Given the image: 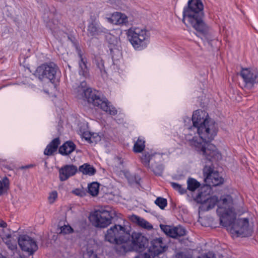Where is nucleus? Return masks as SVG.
Segmentation results:
<instances>
[{
    "label": "nucleus",
    "instance_id": "obj_39",
    "mask_svg": "<svg viewBox=\"0 0 258 258\" xmlns=\"http://www.w3.org/2000/svg\"><path fill=\"white\" fill-rule=\"evenodd\" d=\"M86 191L83 189L76 188L73 191V192L77 196L83 197L86 196Z\"/></svg>",
    "mask_w": 258,
    "mask_h": 258
},
{
    "label": "nucleus",
    "instance_id": "obj_33",
    "mask_svg": "<svg viewBox=\"0 0 258 258\" xmlns=\"http://www.w3.org/2000/svg\"><path fill=\"white\" fill-rule=\"evenodd\" d=\"M155 203L162 210L164 209L167 205V200L161 197L157 198L155 201Z\"/></svg>",
    "mask_w": 258,
    "mask_h": 258
},
{
    "label": "nucleus",
    "instance_id": "obj_10",
    "mask_svg": "<svg viewBox=\"0 0 258 258\" xmlns=\"http://www.w3.org/2000/svg\"><path fill=\"white\" fill-rule=\"evenodd\" d=\"M18 243L21 250L29 255H33L38 248L36 241L27 235H21L18 239Z\"/></svg>",
    "mask_w": 258,
    "mask_h": 258
},
{
    "label": "nucleus",
    "instance_id": "obj_51",
    "mask_svg": "<svg viewBox=\"0 0 258 258\" xmlns=\"http://www.w3.org/2000/svg\"><path fill=\"white\" fill-rule=\"evenodd\" d=\"M0 258H7V257L3 255L1 253H0Z\"/></svg>",
    "mask_w": 258,
    "mask_h": 258
},
{
    "label": "nucleus",
    "instance_id": "obj_9",
    "mask_svg": "<svg viewBox=\"0 0 258 258\" xmlns=\"http://www.w3.org/2000/svg\"><path fill=\"white\" fill-rule=\"evenodd\" d=\"M242 79V87L251 89L258 84V71L253 68H242L239 73Z\"/></svg>",
    "mask_w": 258,
    "mask_h": 258
},
{
    "label": "nucleus",
    "instance_id": "obj_1",
    "mask_svg": "<svg viewBox=\"0 0 258 258\" xmlns=\"http://www.w3.org/2000/svg\"><path fill=\"white\" fill-rule=\"evenodd\" d=\"M205 111L197 110L192 117V126L185 131L187 143L209 160H219L221 155L216 147L210 143L216 136L218 127L215 122L207 117Z\"/></svg>",
    "mask_w": 258,
    "mask_h": 258
},
{
    "label": "nucleus",
    "instance_id": "obj_20",
    "mask_svg": "<svg viewBox=\"0 0 258 258\" xmlns=\"http://www.w3.org/2000/svg\"><path fill=\"white\" fill-rule=\"evenodd\" d=\"M99 106L101 109L110 115H115L117 114V110L110 104V103L108 102L106 98L102 97L101 98L98 96V106Z\"/></svg>",
    "mask_w": 258,
    "mask_h": 258
},
{
    "label": "nucleus",
    "instance_id": "obj_35",
    "mask_svg": "<svg viewBox=\"0 0 258 258\" xmlns=\"http://www.w3.org/2000/svg\"><path fill=\"white\" fill-rule=\"evenodd\" d=\"M74 229L69 225H64L60 227V232L64 234H71L74 232Z\"/></svg>",
    "mask_w": 258,
    "mask_h": 258
},
{
    "label": "nucleus",
    "instance_id": "obj_50",
    "mask_svg": "<svg viewBox=\"0 0 258 258\" xmlns=\"http://www.w3.org/2000/svg\"><path fill=\"white\" fill-rule=\"evenodd\" d=\"M97 185H98V194L99 192V191H100V184L99 183H98Z\"/></svg>",
    "mask_w": 258,
    "mask_h": 258
},
{
    "label": "nucleus",
    "instance_id": "obj_6",
    "mask_svg": "<svg viewBox=\"0 0 258 258\" xmlns=\"http://www.w3.org/2000/svg\"><path fill=\"white\" fill-rule=\"evenodd\" d=\"M231 223L226 226L232 234L236 236L248 237L251 235L253 225L252 222H250L247 218H240L234 221L235 214Z\"/></svg>",
    "mask_w": 258,
    "mask_h": 258
},
{
    "label": "nucleus",
    "instance_id": "obj_29",
    "mask_svg": "<svg viewBox=\"0 0 258 258\" xmlns=\"http://www.w3.org/2000/svg\"><path fill=\"white\" fill-rule=\"evenodd\" d=\"M155 157V155H154L145 153L142 155L141 160L145 166L148 167L149 166L150 161L153 160Z\"/></svg>",
    "mask_w": 258,
    "mask_h": 258
},
{
    "label": "nucleus",
    "instance_id": "obj_27",
    "mask_svg": "<svg viewBox=\"0 0 258 258\" xmlns=\"http://www.w3.org/2000/svg\"><path fill=\"white\" fill-rule=\"evenodd\" d=\"M187 188L191 191H195L200 185V183L197 181L195 179L192 178H189L187 181Z\"/></svg>",
    "mask_w": 258,
    "mask_h": 258
},
{
    "label": "nucleus",
    "instance_id": "obj_36",
    "mask_svg": "<svg viewBox=\"0 0 258 258\" xmlns=\"http://www.w3.org/2000/svg\"><path fill=\"white\" fill-rule=\"evenodd\" d=\"M84 258H97V253L90 248H87V252L84 254Z\"/></svg>",
    "mask_w": 258,
    "mask_h": 258
},
{
    "label": "nucleus",
    "instance_id": "obj_34",
    "mask_svg": "<svg viewBox=\"0 0 258 258\" xmlns=\"http://www.w3.org/2000/svg\"><path fill=\"white\" fill-rule=\"evenodd\" d=\"M171 186L176 190H177L181 194H183L186 192V189L183 187L182 185L178 183L172 182L170 183Z\"/></svg>",
    "mask_w": 258,
    "mask_h": 258
},
{
    "label": "nucleus",
    "instance_id": "obj_49",
    "mask_svg": "<svg viewBox=\"0 0 258 258\" xmlns=\"http://www.w3.org/2000/svg\"><path fill=\"white\" fill-rule=\"evenodd\" d=\"M52 33L56 38H58L59 37L57 35V33L54 30L52 31Z\"/></svg>",
    "mask_w": 258,
    "mask_h": 258
},
{
    "label": "nucleus",
    "instance_id": "obj_26",
    "mask_svg": "<svg viewBox=\"0 0 258 258\" xmlns=\"http://www.w3.org/2000/svg\"><path fill=\"white\" fill-rule=\"evenodd\" d=\"M87 30L89 35L95 36L97 34V21L95 18L91 16Z\"/></svg>",
    "mask_w": 258,
    "mask_h": 258
},
{
    "label": "nucleus",
    "instance_id": "obj_23",
    "mask_svg": "<svg viewBox=\"0 0 258 258\" xmlns=\"http://www.w3.org/2000/svg\"><path fill=\"white\" fill-rule=\"evenodd\" d=\"M131 220L133 222L137 224L140 227L148 230H152L153 228L152 224H151L149 222L138 216L135 215L131 216Z\"/></svg>",
    "mask_w": 258,
    "mask_h": 258
},
{
    "label": "nucleus",
    "instance_id": "obj_22",
    "mask_svg": "<svg viewBox=\"0 0 258 258\" xmlns=\"http://www.w3.org/2000/svg\"><path fill=\"white\" fill-rule=\"evenodd\" d=\"M60 140L58 138H56L52 140L49 144H48L44 151V154L47 156L51 155L56 151L59 145Z\"/></svg>",
    "mask_w": 258,
    "mask_h": 258
},
{
    "label": "nucleus",
    "instance_id": "obj_8",
    "mask_svg": "<svg viewBox=\"0 0 258 258\" xmlns=\"http://www.w3.org/2000/svg\"><path fill=\"white\" fill-rule=\"evenodd\" d=\"M58 67L53 62L45 63L38 67L34 75L40 80L48 79L51 83H54Z\"/></svg>",
    "mask_w": 258,
    "mask_h": 258
},
{
    "label": "nucleus",
    "instance_id": "obj_4",
    "mask_svg": "<svg viewBox=\"0 0 258 258\" xmlns=\"http://www.w3.org/2000/svg\"><path fill=\"white\" fill-rule=\"evenodd\" d=\"M130 233L127 230L125 222L123 225L115 224L109 228L105 233V239L109 242L115 244V250L119 254L122 246L128 241Z\"/></svg>",
    "mask_w": 258,
    "mask_h": 258
},
{
    "label": "nucleus",
    "instance_id": "obj_42",
    "mask_svg": "<svg viewBox=\"0 0 258 258\" xmlns=\"http://www.w3.org/2000/svg\"><path fill=\"white\" fill-rule=\"evenodd\" d=\"M74 46L75 47V48L76 49V50L77 54L80 58V59L84 58L83 56V53H82V50L81 49V48L79 46L78 42H74Z\"/></svg>",
    "mask_w": 258,
    "mask_h": 258
},
{
    "label": "nucleus",
    "instance_id": "obj_30",
    "mask_svg": "<svg viewBox=\"0 0 258 258\" xmlns=\"http://www.w3.org/2000/svg\"><path fill=\"white\" fill-rule=\"evenodd\" d=\"M86 190L90 195L94 197L97 196V181H93L88 184Z\"/></svg>",
    "mask_w": 258,
    "mask_h": 258
},
{
    "label": "nucleus",
    "instance_id": "obj_11",
    "mask_svg": "<svg viewBox=\"0 0 258 258\" xmlns=\"http://www.w3.org/2000/svg\"><path fill=\"white\" fill-rule=\"evenodd\" d=\"M205 182L208 186H217L223 182V178L220 176L218 172L214 170L211 165H207L204 170Z\"/></svg>",
    "mask_w": 258,
    "mask_h": 258
},
{
    "label": "nucleus",
    "instance_id": "obj_43",
    "mask_svg": "<svg viewBox=\"0 0 258 258\" xmlns=\"http://www.w3.org/2000/svg\"><path fill=\"white\" fill-rule=\"evenodd\" d=\"M80 131L81 133L82 134V136L83 138L85 139L86 141H89L91 139L90 134L88 133L87 132L85 131L84 130H82V126L80 127Z\"/></svg>",
    "mask_w": 258,
    "mask_h": 258
},
{
    "label": "nucleus",
    "instance_id": "obj_37",
    "mask_svg": "<svg viewBox=\"0 0 258 258\" xmlns=\"http://www.w3.org/2000/svg\"><path fill=\"white\" fill-rule=\"evenodd\" d=\"M152 168L153 171L156 174L160 175L163 171V167L161 165L152 164Z\"/></svg>",
    "mask_w": 258,
    "mask_h": 258
},
{
    "label": "nucleus",
    "instance_id": "obj_21",
    "mask_svg": "<svg viewBox=\"0 0 258 258\" xmlns=\"http://www.w3.org/2000/svg\"><path fill=\"white\" fill-rule=\"evenodd\" d=\"M76 147V145L73 142L68 141L59 147L58 152L63 156L68 155L75 150Z\"/></svg>",
    "mask_w": 258,
    "mask_h": 258
},
{
    "label": "nucleus",
    "instance_id": "obj_46",
    "mask_svg": "<svg viewBox=\"0 0 258 258\" xmlns=\"http://www.w3.org/2000/svg\"><path fill=\"white\" fill-rule=\"evenodd\" d=\"M7 226V224L4 221H1L0 222V227L2 228H6Z\"/></svg>",
    "mask_w": 258,
    "mask_h": 258
},
{
    "label": "nucleus",
    "instance_id": "obj_47",
    "mask_svg": "<svg viewBox=\"0 0 258 258\" xmlns=\"http://www.w3.org/2000/svg\"><path fill=\"white\" fill-rule=\"evenodd\" d=\"M101 190H103V192L105 194H109L110 192L108 190V189L106 187H104L103 188H102Z\"/></svg>",
    "mask_w": 258,
    "mask_h": 258
},
{
    "label": "nucleus",
    "instance_id": "obj_5",
    "mask_svg": "<svg viewBox=\"0 0 258 258\" xmlns=\"http://www.w3.org/2000/svg\"><path fill=\"white\" fill-rule=\"evenodd\" d=\"M126 34L130 42L136 50L145 48L149 43V32L144 28H131Z\"/></svg>",
    "mask_w": 258,
    "mask_h": 258
},
{
    "label": "nucleus",
    "instance_id": "obj_24",
    "mask_svg": "<svg viewBox=\"0 0 258 258\" xmlns=\"http://www.w3.org/2000/svg\"><path fill=\"white\" fill-rule=\"evenodd\" d=\"M78 172H81L84 175L92 176L95 174L96 170L94 167L90 165L89 164L84 163L79 167V169H78Z\"/></svg>",
    "mask_w": 258,
    "mask_h": 258
},
{
    "label": "nucleus",
    "instance_id": "obj_41",
    "mask_svg": "<svg viewBox=\"0 0 258 258\" xmlns=\"http://www.w3.org/2000/svg\"><path fill=\"white\" fill-rule=\"evenodd\" d=\"M74 46L75 47V48L76 49V50L77 54L80 58V59L84 58L83 56V53H82V50L81 49V48L79 46L78 42H74Z\"/></svg>",
    "mask_w": 258,
    "mask_h": 258
},
{
    "label": "nucleus",
    "instance_id": "obj_15",
    "mask_svg": "<svg viewBox=\"0 0 258 258\" xmlns=\"http://www.w3.org/2000/svg\"><path fill=\"white\" fill-rule=\"evenodd\" d=\"M160 227L161 230L167 235L172 238L180 237L185 234V230L180 226L172 227L169 225L161 224Z\"/></svg>",
    "mask_w": 258,
    "mask_h": 258
},
{
    "label": "nucleus",
    "instance_id": "obj_3",
    "mask_svg": "<svg viewBox=\"0 0 258 258\" xmlns=\"http://www.w3.org/2000/svg\"><path fill=\"white\" fill-rule=\"evenodd\" d=\"M204 6L201 0H189L187 7L183 12V22L190 25L198 32L205 36L208 35L210 28L203 20Z\"/></svg>",
    "mask_w": 258,
    "mask_h": 258
},
{
    "label": "nucleus",
    "instance_id": "obj_45",
    "mask_svg": "<svg viewBox=\"0 0 258 258\" xmlns=\"http://www.w3.org/2000/svg\"><path fill=\"white\" fill-rule=\"evenodd\" d=\"M176 258H190L186 256L183 253H179L176 255Z\"/></svg>",
    "mask_w": 258,
    "mask_h": 258
},
{
    "label": "nucleus",
    "instance_id": "obj_12",
    "mask_svg": "<svg viewBox=\"0 0 258 258\" xmlns=\"http://www.w3.org/2000/svg\"><path fill=\"white\" fill-rule=\"evenodd\" d=\"M78 91L81 94L82 98L88 103L93 104L96 106L95 100H97L96 90L93 92L91 88L87 86L85 81H82L78 87Z\"/></svg>",
    "mask_w": 258,
    "mask_h": 258
},
{
    "label": "nucleus",
    "instance_id": "obj_28",
    "mask_svg": "<svg viewBox=\"0 0 258 258\" xmlns=\"http://www.w3.org/2000/svg\"><path fill=\"white\" fill-rule=\"evenodd\" d=\"M145 147V141L139 138L134 146V151L135 153H141Z\"/></svg>",
    "mask_w": 258,
    "mask_h": 258
},
{
    "label": "nucleus",
    "instance_id": "obj_38",
    "mask_svg": "<svg viewBox=\"0 0 258 258\" xmlns=\"http://www.w3.org/2000/svg\"><path fill=\"white\" fill-rule=\"evenodd\" d=\"M57 198V192L56 191L54 190L50 193L48 197V201L50 204H52L54 202L55 200Z\"/></svg>",
    "mask_w": 258,
    "mask_h": 258
},
{
    "label": "nucleus",
    "instance_id": "obj_2",
    "mask_svg": "<svg viewBox=\"0 0 258 258\" xmlns=\"http://www.w3.org/2000/svg\"><path fill=\"white\" fill-rule=\"evenodd\" d=\"M203 193H200L198 199L203 203V208L206 210L213 208L216 205L218 206L217 213L220 216V222L224 226L229 225L234 217L233 200L230 195H224L220 200L216 196H211L207 200L203 199Z\"/></svg>",
    "mask_w": 258,
    "mask_h": 258
},
{
    "label": "nucleus",
    "instance_id": "obj_44",
    "mask_svg": "<svg viewBox=\"0 0 258 258\" xmlns=\"http://www.w3.org/2000/svg\"><path fill=\"white\" fill-rule=\"evenodd\" d=\"M198 258H216V257L213 253L209 252L206 254L199 256Z\"/></svg>",
    "mask_w": 258,
    "mask_h": 258
},
{
    "label": "nucleus",
    "instance_id": "obj_25",
    "mask_svg": "<svg viewBox=\"0 0 258 258\" xmlns=\"http://www.w3.org/2000/svg\"><path fill=\"white\" fill-rule=\"evenodd\" d=\"M79 74L85 78H87L89 75V69L87 66V61L84 58L80 59L79 62Z\"/></svg>",
    "mask_w": 258,
    "mask_h": 258
},
{
    "label": "nucleus",
    "instance_id": "obj_13",
    "mask_svg": "<svg viewBox=\"0 0 258 258\" xmlns=\"http://www.w3.org/2000/svg\"><path fill=\"white\" fill-rule=\"evenodd\" d=\"M167 249V246L163 242V239L161 237L156 238L151 241L149 253L153 258H159L158 255L165 252Z\"/></svg>",
    "mask_w": 258,
    "mask_h": 258
},
{
    "label": "nucleus",
    "instance_id": "obj_14",
    "mask_svg": "<svg viewBox=\"0 0 258 258\" xmlns=\"http://www.w3.org/2000/svg\"><path fill=\"white\" fill-rule=\"evenodd\" d=\"M106 19L109 23L116 26H125L128 24V17L120 12H113Z\"/></svg>",
    "mask_w": 258,
    "mask_h": 258
},
{
    "label": "nucleus",
    "instance_id": "obj_16",
    "mask_svg": "<svg viewBox=\"0 0 258 258\" xmlns=\"http://www.w3.org/2000/svg\"><path fill=\"white\" fill-rule=\"evenodd\" d=\"M78 172L77 167L73 164L65 165L59 170V178L61 181H64L75 175Z\"/></svg>",
    "mask_w": 258,
    "mask_h": 258
},
{
    "label": "nucleus",
    "instance_id": "obj_40",
    "mask_svg": "<svg viewBox=\"0 0 258 258\" xmlns=\"http://www.w3.org/2000/svg\"><path fill=\"white\" fill-rule=\"evenodd\" d=\"M74 46L75 47V48L76 49V50L77 54L80 58V59L84 58L83 56V53H82V50L81 49V48L79 46L78 42H74Z\"/></svg>",
    "mask_w": 258,
    "mask_h": 258
},
{
    "label": "nucleus",
    "instance_id": "obj_52",
    "mask_svg": "<svg viewBox=\"0 0 258 258\" xmlns=\"http://www.w3.org/2000/svg\"><path fill=\"white\" fill-rule=\"evenodd\" d=\"M61 32H61V31H60V30L58 31V33H59V34L61 33Z\"/></svg>",
    "mask_w": 258,
    "mask_h": 258
},
{
    "label": "nucleus",
    "instance_id": "obj_48",
    "mask_svg": "<svg viewBox=\"0 0 258 258\" xmlns=\"http://www.w3.org/2000/svg\"><path fill=\"white\" fill-rule=\"evenodd\" d=\"M68 38L72 42L73 46L74 45V42H78L75 38H72L71 37H68Z\"/></svg>",
    "mask_w": 258,
    "mask_h": 258
},
{
    "label": "nucleus",
    "instance_id": "obj_19",
    "mask_svg": "<svg viewBox=\"0 0 258 258\" xmlns=\"http://www.w3.org/2000/svg\"><path fill=\"white\" fill-rule=\"evenodd\" d=\"M0 236L8 249L11 250L13 254H15L17 251L18 241H17L10 233L5 234L4 232H1Z\"/></svg>",
    "mask_w": 258,
    "mask_h": 258
},
{
    "label": "nucleus",
    "instance_id": "obj_18",
    "mask_svg": "<svg viewBox=\"0 0 258 258\" xmlns=\"http://www.w3.org/2000/svg\"><path fill=\"white\" fill-rule=\"evenodd\" d=\"M106 39L108 42L109 50L112 57L120 54L119 40L117 36H114L112 33L106 35Z\"/></svg>",
    "mask_w": 258,
    "mask_h": 258
},
{
    "label": "nucleus",
    "instance_id": "obj_31",
    "mask_svg": "<svg viewBox=\"0 0 258 258\" xmlns=\"http://www.w3.org/2000/svg\"><path fill=\"white\" fill-rule=\"evenodd\" d=\"M9 187V182L8 178H6V180L1 181L0 180V196L7 192Z\"/></svg>",
    "mask_w": 258,
    "mask_h": 258
},
{
    "label": "nucleus",
    "instance_id": "obj_7",
    "mask_svg": "<svg viewBox=\"0 0 258 258\" xmlns=\"http://www.w3.org/2000/svg\"><path fill=\"white\" fill-rule=\"evenodd\" d=\"M148 238L142 234L133 232L132 234V240L130 236L128 241L120 248L119 254H123L131 251L142 252L148 247Z\"/></svg>",
    "mask_w": 258,
    "mask_h": 258
},
{
    "label": "nucleus",
    "instance_id": "obj_32",
    "mask_svg": "<svg viewBox=\"0 0 258 258\" xmlns=\"http://www.w3.org/2000/svg\"><path fill=\"white\" fill-rule=\"evenodd\" d=\"M88 219L93 226L97 227V209H94L90 214Z\"/></svg>",
    "mask_w": 258,
    "mask_h": 258
},
{
    "label": "nucleus",
    "instance_id": "obj_17",
    "mask_svg": "<svg viewBox=\"0 0 258 258\" xmlns=\"http://www.w3.org/2000/svg\"><path fill=\"white\" fill-rule=\"evenodd\" d=\"M113 213L107 210H98V227L105 228L111 223Z\"/></svg>",
    "mask_w": 258,
    "mask_h": 258
}]
</instances>
